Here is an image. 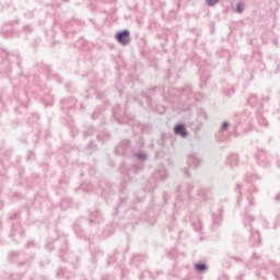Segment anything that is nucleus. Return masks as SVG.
Masks as SVG:
<instances>
[{"label":"nucleus","instance_id":"obj_48","mask_svg":"<svg viewBox=\"0 0 280 280\" xmlns=\"http://www.w3.org/2000/svg\"><path fill=\"white\" fill-rule=\"evenodd\" d=\"M277 280H280V273H275Z\"/></svg>","mask_w":280,"mask_h":280},{"label":"nucleus","instance_id":"obj_21","mask_svg":"<svg viewBox=\"0 0 280 280\" xmlns=\"http://www.w3.org/2000/svg\"><path fill=\"white\" fill-rule=\"evenodd\" d=\"M3 279H8V280H22L23 279V275H21V273H14V275L4 273Z\"/></svg>","mask_w":280,"mask_h":280},{"label":"nucleus","instance_id":"obj_13","mask_svg":"<svg viewBox=\"0 0 280 280\" xmlns=\"http://www.w3.org/2000/svg\"><path fill=\"white\" fill-rule=\"evenodd\" d=\"M238 161H240L238 155L235 153H232L226 159V165H229L230 167H237Z\"/></svg>","mask_w":280,"mask_h":280},{"label":"nucleus","instance_id":"obj_10","mask_svg":"<svg viewBox=\"0 0 280 280\" xmlns=\"http://www.w3.org/2000/svg\"><path fill=\"white\" fill-rule=\"evenodd\" d=\"M168 176L170 175L167 174V171L165 168H162L153 175V178H151L149 183H154V180H166Z\"/></svg>","mask_w":280,"mask_h":280},{"label":"nucleus","instance_id":"obj_41","mask_svg":"<svg viewBox=\"0 0 280 280\" xmlns=\"http://www.w3.org/2000/svg\"><path fill=\"white\" fill-rule=\"evenodd\" d=\"M32 280H46V278L43 277V276H37V277H35L34 279H32Z\"/></svg>","mask_w":280,"mask_h":280},{"label":"nucleus","instance_id":"obj_15","mask_svg":"<svg viewBox=\"0 0 280 280\" xmlns=\"http://www.w3.org/2000/svg\"><path fill=\"white\" fill-rule=\"evenodd\" d=\"M195 270L199 275H203V272H207L209 270V266H207V264L205 262H197L195 264Z\"/></svg>","mask_w":280,"mask_h":280},{"label":"nucleus","instance_id":"obj_6","mask_svg":"<svg viewBox=\"0 0 280 280\" xmlns=\"http://www.w3.org/2000/svg\"><path fill=\"white\" fill-rule=\"evenodd\" d=\"M115 38L119 45H122L124 47L130 45V30L125 28L122 31H119L115 34Z\"/></svg>","mask_w":280,"mask_h":280},{"label":"nucleus","instance_id":"obj_50","mask_svg":"<svg viewBox=\"0 0 280 280\" xmlns=\"http://www.w3.org/2000/svg\"><path fill=\"white\" fill-rule=\"evenodd\" d=\"M46 248H47L48 250H51L50 245H46Z\"/></svg>","mask_w":280,"mask_h":280},{"label":"nucleus","instance_id":"obj_44","mask_svg":"<svg viewBox=\"0 0 280 280\" xmlns=\"http://www.w3.org/2000/svg\"><path fill=\"white\" fill-rule=\"evenodd\" d=\"M24 30H26V31H28V32H32V26L26 25V26L24 27Z\"/></svg>","mask_w":280,"mask_h":280},{"label":"nucleus","instance_id":"obj_47","mask_svg":"<svg viewBox=\"0 0 280 280\" xmlns=\"http://www.w3.org/2000/svg\"><path fill=\"white\" fill-rule=\"evenodd\" d=\"M236 280H244V275H240Z\"/></svg>","mask_w":280,"mask_h":280},{"label":"nucleus","instance_id":"obj_8","mask_svg":"<svg viewBox=\"0 0 280 280\" xmlns=\"http://www.w3.org/2000/svg\"><path fill=\"white\" fill-rule=\"evenodd\" d=\"M174 132L178 137H182V139H187V137H189V132L187 131V127H185V125L183 122L177 124L174 127Z\"/></svg>","mask_w":280,"mask_h":280},{"label":"nucleus","instance_id":"obj_35","mask_svg":"<svg viewBox=\"0 0 280 280\" xmlns=\"http://www.w3.org/2000/svg\"><path fill=\"white\" fill-rule=\"evenodd\" d=\"M89 149H90V150H97V147L95 145V142H93V141L90 142V143H89Z\"/></svg>","mask_w":280,"mask_h":280},{"label":"nucleus","instance_id":"obj_45","mask_svg":"<svg viewBox=\"0 0 280 280\" xmlns=\"http://www.w3.org/2000/svg\"><path fill=\"white\" fill-rule=\"evenodd\" d=\"M83 137H91V133L89 131H84Z\"/></svg>","mask_w":280,"mask_h":280},{"label":"nucleus","instance_id":"obj_52","mask_svg":"<svg viewBox=\"0 0 280 280\" xmlns=\"http://www.w3.org/2000/svg\"><path fill=\"white\" fill-rule=\"evenodd\" d=\"M148 191H154V188H149Z\"/></svg>","mask_w":280,"mask_h":280},{"label":"nucleus","instance_id":"obj_40","mask_svg":"<svg viewBox=\"0 0 280 280\" xmlns=\"http://www.w3.org/2000/svg\"><path fill=\"white\" fill-rule=\"evenodd\" d=\"M117 108H119V106L113 108V116L114 117H117Z\"/></svg>","mask_w":280,"mask_h":280},{"label":"nucleus","instance_id":"obj_39","mask_svg":"<svg viewBox=\"0 0 280 280\" xmlns=\"http://www.w3.org/2000/svg\"><path fill=\"white\" fill-rule=\"evenodd\" d=\"M32 246H36V244L34 243V241H31L26 244V248H32Z\"/></svg>","mask_w":280,"mask_h":280},{"label":"nucleus","instance_id":"obj_53","mask_svg":"<svg viewBox=\"0 0 280 280\" xmlns=\"http://www.w3.org/2000/svg\"><path fill=\"white\" fill-rule=\"evenodd\" d=\"M275 44L277 45V39L275 40Z\"/></svg>","mask_w":280,"mask_h":280},{"label":"nucleus","instance_id":"obj_20","mask_svg":"<svg viewBox=\"0 0 280 280\" xmlns=\"http://www.w3.org/2000/svg\"><path fill=\"white\" fill-rule=\"evenodd\" d=\"M57 277L60 279L62 277H65V279H71V275L69 273V271H67V269L65 268H60L57 271Z\"/></svg>","mask_w":280,"mask_h":280},{"label":"nucleus","instance_id":"obj_11","mask_svg":"<svg viewBox=\"0 0 280 280\" xmlns=\"http://www.w3.org/2000/svg\"><path fill=\"white\" fill-rule=\"evenodd\" d=\"M104 222V217H102V213L100 211H95L91 214L90 224H102Z\"/></svg>","mask_w":280,"mask_h":280},{"label":"nucleus","instance_id":"obj_56","mask_svg":"<svg viewBox=\"0 0 280 280\" xmlns=\"http://www.w3.org/2000/svg\"><path fill=\"white\" fill-rule=\"evenodd\" d=\"M258 277H259V272H257Z\"/></svg>","mask_w":280,"mask_h":280},{"label":"nucleus","instance_id":"obj_3","mask_svg":"<svg viewBox=\"0 0 280 280\" xmlns=\"http://www.w3.org/2000/svg\"><path fill=\"white\" fill-rule=\"evenodd\" d=\"M115 153L118 156H130L135 154V147H132V140L126 138L122 139L115 148Z\"/></svg>","mask_w":280,"mask_h":280},{"label":"nucleus","instance_id":"obj_51","mask_svg":"<svg viewBox=\"0 0 280 280\" xmlns=\"http://www.w3.org/2000/svg\"><path fill=\"white\" fill-rule=\"evenodd\" d=\"M61 258L62 259H69V258H65V254L61 253Z\"/></svg>","mask_w":280,"mask_h":280},{"label":"nucleus","instance_id":"obj_32","mask_svg":"<svg viewBox=\"0 0 280 280\" xmlns=\"http://www.w3.org/2000/svg\"><path fill=\"white\" fill-rule=\"evenodd\" d=\"M229 126H230V124H229L228 121H223V122L221 124V130H222V132H226V131L229 130Z\"/></svg>","mask_w":280,"mask_h":280},{"label":"nucleus","instance_id":"obj_9","mask_svg":"<svg viewBox=\"0 0 280 280\" xmlns=\"http://www.w3.org/2000/svg\"><path fill=\"white\" fill-rule=\"evenodd\" d=\"M249 231L252 233V236L249 238V242L252 246H260L261 244V234H259L258 231L253 232V229L249 228Z\"/></svg>","mask_w":280,"mask_h":280},{"label":"nucleus","instance_id":"obj_42","mask_svg":"<svg viewBox=\"0 0 280 280\" xmlns=\"http://www.w3.org/2000/svg\"><path fill=\"white\" fill-rule=\"evenodd\" d=\"M253 259H261V256H260V255H257V253H254Z\"/></svg>","mask_w":280,"mask_h":280},{"label":"nucleus","instance_id":"obj_36","mask_svg":"<svg viewBox=\"0 0 280 280\" xmlns=\"http://www.w3.org/2000/svg\"><path fill=\"white\" fill-rule=\"evenodd\" d=\"M268 102H270V95L262 96V103L268 104Z\"/></svg>","mask_w":280,"mask_h":280},{"label":"nucleus","instance_id":"obj_28","mask_svg":"<svg viewBox=\"0 0 280 280\" xmlns=\"http://www.w3.org/2000/svg\"><path fill=\"white\" fill-rule=\"evenodd\" d=\"M235 11L238 12V14H242V12H244V3L238 2V3L236 4Z\"/></svg>","mask_w":280,"mask_h":280},{"label":"nucleus","instance_id":"obj_4","mask_svg":"<svg viewBox=\"0 0 280 280\" xmlns=\"http://www.w3.org/2000/svg\"><path fill=\"white\" fill-rule=\"evenodd\" d=\"M235 125L233 126L232 137H240L242 133L240 132V126H244V124H250V113L243 112L241 114H236L234 116Z\"/></svg>","mask_w":280,"mask_h":280},{"label":"nucleus","instance_id":"obj_54","mask_svg":"<svg viewBox=\"0 0 280 280\" xmlns=\"http://www.w3.org/2000/svg\"><path fill=\"white\" fill-rule=\"evenodd\" d=\"M243 132H246V129H244Z\"/></svg>","mask_w":280,"mask_h":280},{"label":"nucleus","instance_id":"obj_12","mask_svg":"<svg viewBox=\"0 0 280 280\" xmlns=\"http://www.w3.org/2000/svg\"><path fill=\"white\" fill-rule=\"evenodd\" d=\"M209 119V116L207 115V112L205 109H199L197 114V124L199 126H203L205 121Z\"/></svg>","mask_w":280,"mask_h":280},{"label":"nucleus","instance_id":"obj_38","mask_svg":"<svg viewBox=\"0 0 280 280\" xmlns=\"http://www.w3.org/2000/svg\"><path fill=\"white\" fill-rule=\"evenodd\" d=\"M244 75H249V80H253V78H254L253 72H250L248 70L244 72Z\"/></svg>","mask_w":280,"mask_h":280},{"label":"nucleus","instance_id":"obj_30","mask_svg":"<svg viewBox=\"0 0 280 280\" xmlns=\"http://www.w3.org/2000/svg\"><path fill=\"white\" fill-rule=\"evenodd\" d=\"M102 113L101 108H96L94 113L92 114V119H97L100 117V114Z\"/></svg>","mask_w":280,"mask_h":280},{"label":"nucleus","instance_id":"obj_34","mask_svg":"<svg viewBox=\"0 0 280 280\" xmlns=\"http://www.w3.org/2000/svg\"><path fill=\"white\" fill-rule=\"evenodd\" d=\"M117 255H119V253H115L113 257H109L108 264H115V261H117Z\"/></svg>","mask_w":280,"mask_h":280},{"label":"nucleus","instance_id":"obj_17","mask_svg":"<svg viewBox=\"0 0 280 280\" xmlns=\"http://www.w3.org/2000/svg\"><path fill=\"white\" fill-rule=\"evenodd\" d=\"M145 259H148V257L145 255H135L131 258V264H133V266H139V262L145 261Z\"/></svg>","mask_w":280,"mask_h":280},{"label":"nucleus","instance_id":"obj_27","mask_svg":"<svg viewBox=\"0 0 280 280\" xmlns=\"http://www.w3.org/2000/svg\"><path fill=\"white\" fill-rule=\"evenodd\" d=\"M259 126H265V128H268V120L264 117L258 118Z\"/></svg>","mask_w":280,"mask_h":280},{"label":"nucleus","instance_id":"obj_46","mask_svg":"<svg viewBox=\"0 0 280 280\" xmlns=\"http://www.w3.org/2000/svg\"><path fill=\"white\" fill-rule=\"evenodd\" d=\"M232 259H234V261H242V258L240 257H232Z\"/></svg>","mask_w":280,"mask_h":280},{"label":"nucleus","instance_id":"obj_31","mask_svg":"<svg viewBox=\"0 0 280 280\" xmlns=\"http://www.w3.org/2000/svg\"><path fill=\"white\" fill-rule=\"evenodd\" d=\"M223 93H224L228 97H231V96L235 93V90H234V89L223 90Z\"/></svg>","mask_w":280,"mask_h":280},{"label":"nucleus","instance_id":"obj_5","mask_svg":"<svg viewBox=\"0 0 280 280\" xmlns=\"http://www.w3.org/2000/svg\"><path fill=\"white\" fill-rule=\"evenodd\" d=\"M255 156L260 167H268V165H270V156L268 155L267 150L258 149Z\"/></svg>","mask_w":280,"mask_h":280},{"label":"nucleus","instance_id":"obj_23","mask_svg":"<svg viewBox=\"0 0 280 280\" xmlns=\"http://www.w3.org/2000/svg\"><path fill=\"white\" fill-rule=\"evenodd\" d=\"M235 191H237V194H238L236 205H237V207H240V205H241V202H242V185H240V184L236 185Z\"/></svg>","mask_w":280,"mask_h":280},{"label":"nucleus","instance_id":"obj_18","mask_svg":"<svg viewBox=\"0 0 280 280\" xmlns=\"http://www.w3.org/2000/svg\"><path fill=\"white\" fill-rule=\"evenodd\" d=\"M192 190H194V185H191V184H184V185H182V186L178 187V191H179V192L185 191L186 194H188V196H189V194H190Z\"/></svg>","mask_w":280,"mask_h":280},{"label":"nucleus","instance_id":"obj_1","mask_svg":"<svg viewBox=\"0 0 280 280\" xmlns=\"http://www.w3.org/2000/svg\"><path fill=\"white\" fill-rule=\"evenodd\" d=\"M164 90L163 88H153L148 90V92H142V97L147 100L148 106L152 108L154 105V102H156V97L159 95H163V98L168 103V104H185L188 100H191V96L194 95L191 93V86L187 85L183 90H178L176 88H171L168 90L167 94H163Z\"/></svg>","mask_w":280,"mask_h":280},{"label":"nucleus","instance_id":"obj_22","mask_svg":"<svg viewBox=\"0 0 280 280\" xmlns=\"http://www.w3.org/2000/svg\"><path fill=\"white\" fill-rule=\"evenodd\" d=\"M133 156H136V159H138V161H142V162L148 161V154H145V152L133 153Z\"/></svg>","mask_w":280,"mask_h":280},{"label":"nucleus","instance_id":"obj_14","mask_svg":"<svg viewBox=\"0 0 280 280\" xmlns=\"http://www.w3.org/2000/svg\"><path fill=\"white\" fill-rule=\"evenodd\" d=\"M84 222H86V220L82 219V222H77L73 226V231L77 233L78 237H84V230H82Z\"/></svg>","mask_w":280,"mask_h":280},{"label":"nucleus","instance_id":"obj_7","mask_svg":"<svg viewBox=\"0 0 280 280\" xmlns=\"http://www.w3.org/2000/svg\"><path fill=\"white\" fill-rule=\"evenodd\" d=\"M187 163L189 167L198 170V167H200V165L202 164V159H200V155L198 153H190L188 154Z\"/></svg>","mask_w":280,"mask_h":280},{"label":"nucleus","instance_id":"obj_16","mask_svg":"<svg viewBox=\"0 0 280 280\" xmlns=\"http://www.w3.org/2000/svg\"><path fill=\"white\" fill-rule=\"evenodd\" d=\"M247 104L249 106H252L253 108H255V106H257V104H259V98L257 97L256 94H250L247 100Z\"/></svg>","mask_w":280,"mask_h":280},{"label":"nucleus","instance_id":"obj_33","mask_svg":"<svg viewBox=\"0 0 280 280\" xmlns=\"http://www.w3.org/2000/svg\"><path fill=\"white\" fill-rule=\"evenodd\" d=\"M132 170L136 174H139L143 170V165H133Z\"/></svg>","mask_w":280,"mask_h":280},{"label":"nucleus","instance_id":"obj_25","mask_svg":"<svg viewBox=\"0 0 280 280\" xmlns=\"http://www.w3.org/2000/svg\"><path fill=\"white\" fill-rule=\"evenodd\" d=\"M205 2L208 8H213L220 3V0H205Z\"/></svg>","mask_w":280,"mask_h":280},{"label":"nucleus","instance_id":"obj_49","mask_svg":"<svg viewBox=\"0 0 280 280\" xmlns=\"http://www.w3.org/2000/svg\"><path fill=\"white\" fill-rule=\"evenodd\" d=\"M19 214H14L13 217H11L12 220H16Z\"/></svg>","mask_w":280,"mask_h":280},{"label":"nucleus","instance_id":"obj_55","mask_svg":"<svg viewBox=\"0 0 280 280\" xmlns=\"http://www.w3.org/2000/svg\"><path fill=\"white\" fill-rule=\"evenodd\" d=\"M62 1H69V0H62Z\"/></svg>","mask_w":280,"mask_h":280},{"label":"nucleus","instance_id":"obj_43","mask_svg":"<svg viewBox=\"0 0 280 280\" xmlns=\"http://www.w3.org/2000/svg\"><path fill=\"white\" fill-rule=\"evenodd\" d=\"M180 200H183V199H180V197H177V201L175 202V207H178V205L180 203Z\"/></svg>","mask_w":280,"mask_h":280},{"label":"nucleus","instance_id":"obj_37","mask_svg":"<svg viewBox=\"0 0 280 280\" xmlns=\"http://www.w3.org/2000/svg\"><path fill=\"white\" fill-rule=\"evenodd\" d=\"M184 176H186V178H189V176H191L189 168L184 170Z\"/></svg>","mask_w":280,"mask_h":280},{"label":"nucleus","instance_id":"obj_19","mask_svg":"<svg viewBox=\"0 0 280 280\" xmlns=\"http://www.w3.org/2000/svg\"><path fill=\"white\" fill-rule=\"evenodd\" d=\"M212 222L213 226H220V224H222V212H219V214L213 213Z\"/></svg>","mask_w":280,"mask_h":280},{"label":"nucleus","instance_id":"obj_24","mask_svg":"<svg viewBox=\"0 0 280 280\" xmlns=\"http://www.w3.org/2000/svg\"><path fill=\"white\" fill-rule=\"evenodd\" d=\"M188 209L191 213H194L195 211H197L198 209V203H196V201L191 200L188 203Z\"/></svg>","mask_w":280,"mask_h":280},{"label":"nucleus","instance_id":"obj_2","mask_svg":"<svg viewBox=\"0 0 280 280\" xmlns=\"http://www.w3.org/2000/svg\"><path fill=\"white\" fill-rule=\"evenodd\" d=\"M246 180H247V183H252V188H249L247 190L249 194V197L247 198L248 206L245 209V226H246V222L255 221V218H253L250 214H248V211H249L250 207H255V205H257V202L255 201V198L253 197V194H259V187H257L256 182L261 180V177H259L256 174H253V175L247 176Z\"/></svg>","mask_w":280,"mask_h":280},{"label":"nucleus","instance_id":"obj_29","mask_svg":"<svg viewBox=\"0 0 280 280\" xmlns=\"http://www.w3.org/2000/svg\"><path fill=\"white\" fill-rule=\"evenodd\" d=\"M1 36H3V38H10V36H12V32L2 28Z\"/></svg>","mask_w":280,"mask_h":280},{"label":"nucleus","instance_id":"obj_26","mask_svg":"<svg viewBox=\"0 0 280 280\" xmlns=\"http://www.w3.org/2000/svg\"><path fill=\"white\" fill-rule=\"evenodd\" d=\"M266 70V63L262 61H258V67L255 68V71H265Z\"/></svg>","mask_w":280,"mask_h":280}]
</instances>
